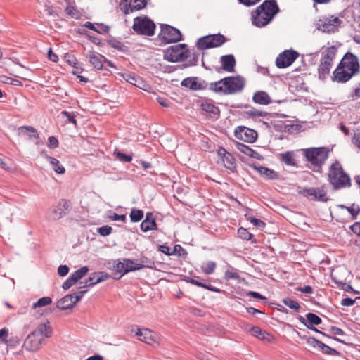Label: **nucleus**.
<instances>
[{"label": "nucleus", "instance_id": "obj_64", "mask_svg": "<svg viewBox=\"0 0 360 360\" xmlns=\"http://www.w3.org/2000/svg\"><path fill=\"white\" fill-rule=\"evenodd\" d=\"M350 229L355 234L360 236V222H356L350 226Z\"/></svg>", "mask_w": 360, "mask_h": 360}, {"label": "nucleus", "instance_id": "obj_30", "mask_svg": "<svg viewBox=\"0 0 360 360\" xmlns=\"http://www.w3.org/2000/svg\"><path fill=\"white\" fill-rule=\"evenodd\" d=\"M280 160L285 165L289 166H295V153L293 151H286L279 154Z\"/></svg>", "mask_w": 360, "mask_h": 360}, {"label": "nucleus", "instance_id": "obj_11", "mask_svg": "<svg viewBox=\"0 0 360 360\" xmlns=\"http://www.w3.org/2000/svg\"><path fill=\"white\" fill-rule=\"evenodd\" d=\"M226 41V38L221 34L207 35L201 37L197 41V46L200 49L218 47Z\"/></svg>", "mask_w": 360, "mask_h": 360}, {"label": "nucleus", "instance_id": "obj_56", "mask_svg": "<svg viewBox=\"0 0 360 360\" xmlns=\"http://www.w3.org/2000/svg\"><path fill=\"white\" fill-rule=\"evenodd\" d=\"M158 103L165 108H169L170 106V101L166 97H158L156 98Z\"/></svg>", "mask_w": 360, "mask_h": 360}, {"label": "nucleus", "instance_id": "obj_34", "mask_svg": "<svg viewBox=\"0 0 360 360\" xmlns=\"http://www.w3.org/2000/svg\"><path fill=\"white\" fill-rule=\"evenodd\" d=\"M250 331L252 335H254L255 337L257 338L259 340H267L268 341H269V338H271V335L268 333L262 330L258 326L251 327Z\"/></svg>", "mask_w": 360, "mask_h": 360}, {"label": "nucleus", "instance_id": "obj_63", "mask_svg": "<svg viewBox=\"0 0 360 360\" xmlns=\"http://www.w3.org/2000/svg\"><path fill=\"white\" fill-rule=\"evenodd\" d=\"M174 252H176L179 256H185L187 253L180 245H176L174 248Z\"/></svg>", "mask_w": 360, "mask_h": 360}, {"label": "nucleus", "instance_id": "obj_59", "mask_svg": "<svg viewBox=\"0 0 360 360\" xmlns=\"http://www.w3.org/2000/svg\"><path fill=\"white\" fill-rule=\"evenodd\" d=\"M75 283H76V282L70 276L69 278L63 283L62 288L64 290H68L70 287H72Z\"/></svg>", "mask_w": 360, "mask_h": 360}, {"label": "nucleus", "instance_id": "obj_38", "mask_svg": "<svg viewBox=\"0 0 360 360\" xmlns=\"http://www.w3.org/2000/svg\"><path fill=\"white\" fill-rule=\"evenodd\" d=\"M339 207L342 208V209L347 210L348 211V212L351 214L352 219H356L358 214L360 212V207H359V206L356 205L355 204H352L350 206H345V205H340Z\"/></svg>", "mask_w": 360, "mask_h": 360}, {"label": "nucleus", "instance_id": "obj_62", "mask_svg": "<svg viewBox=\"0 0 360 360\" xmlns=\"http://www.w3.org/2000/svg\"><path fill=\"white\" fill-rule=\"evenodd\" d=\"M355 300H356V299L353 300L350 297H345L341 300V304L342 306H345V307H350V306H352L355 303Z\"/></svg>", "mask_w": 360, "mask_h": 360}, {"label": "nucleus", "instance_id": "obj_2", "mask_svg": "<svg viewBox=\"0 0 360 360\" xmlns=\"http://www.w3.org/2000/svg\"><path fill=\"white\" fill-rule=\"evenodd\" d=\"M245 84V79L241 76L227 77L210 84L209 89L221 94H234L242 91Z\"/></svg>", "mask_w": 360, "mask_h": 360}, {"label": "nucleus", "instance_id": "obj_57", "mask_svg": "<svg viewBox=\"0 0 360 360\" xmlns=\"http://www.w3.org/2000/svg\"><path fill=\"white\" fill-rule=\"evenodd\" d=\"M65 13L73 18H77L78 15V11L75 8V7L72 6H68L65 8Z\"/></svg>", "mask_w": 360, "mask_h": 360}, {"label": "nucleus", "instance_id": "obj_49", "mask_svg": "<svg viewBox=\"0 0 360 360\" xmlns=\"http://www.w3.org/2000/svg\"><path fill=\"white\" fill-rule=\"evenodd\" d=\"M238 235L240 238L246 240H250L252 237V235L246 229L243 227L238 229Z\"/></svg>", "mask_w": 360, "mask_h": 360}, {"label": "nucleus", "instance_id": "obj_32", "mask_svg": "<svg viewBox=\"0 0 360 360\" xmlns=\"http://www.w3.org/2000/svg\"><path fill=\"white\" fill-rule=\"evenodd\" d=\"M201 108L203 111L208 112L210 115L218 116L219 115V109L215 106L212 102L204 101L201 103Z\"/></svg>", "mask_w": 360, "mask_h": 360}, {"label": "nucleus", "instance_id": "obj_15", "mask_svg": "<svg viewBox=\"0 0 360 360\" xmlns=\"http://www.w3.org/2000/svg\"><path fill=\"white\" fill-rule=\"evenodd\" d=\"M302 194L304 196L314 200L326 202L328 200L324 186L316 188H304Z\"/></svg>", "mask_w": 360, "mask_h": 360}, {"label": "nucleus", "instance_id": "obj_35", "mask_svg": "<svg viewBox=\"0 0 360 360\" xmlns=\"http://www.w3.org/2000/svg\"><path fill=\"white\" fill-rule=\"evenodd\" d=\"M49 162L51 165L55 172L58 174H63L65 172V167L60 163L56 158H49Z\"/></svg>", "mask_w": 360, "mask_h": 360}, {"label": "nucleus", "instance_id": "obj_48", "mask_svg": "<svg viewBox=\"0 0 360 360\" xmlns=\"http://www.w3.org/2000/svg\"><path fill=\"white\" fill-rule=\"evenodd\" d=\"M114 155L120 161L124 162H129L132 160V155L124 154L120 151H115Z\"/></svg>", "mask_w": 360, "mask_h": 360}, {"label": "nucleus", "instance_id": "obj_4", "mask_svg": "<svg viewBox=\"0 0 360 360\" xmlns=\"http://www.w3.org/2000/svg\"><path fill=\"white\" fill-rule=\"evenodd\" d=\"M337 52L338 49L335 46L321 49L320 63L318 68L319 79H323L330 74Z\"/></svg>", "mask_w": 360, "mask_h": 360}, {"label": "nucleus", "instance_id": "obj_3", "mask_svg": "<svg viewBox=\"0 0 360 360\" xmlns=\"http://www.w3.org/2000/svg\"><path fill=\"white\" fill-rule=\"evenodd\" d=\"M279 11L275 0L264 1L252 13V24L262 27L269 24Z\"/></svg>", "mask_w": 360, "mask_h": 360}, {"label": "nucleus", "instance_id": "obj_22", "mask_svg": "<svg viewBox=\"0 0 360 360\" xmlns=\"http://www.w3.org/2000/svg\"><path fill=\"white\" fill-rule=\"evenodd\" d=\"M34 332L43 338V340L44 338H51L53 335V329L51 323L48 320L39 323Z\"/></svg>", "mask_w": 360, "mask_h": 360}, {"label": "nucleus", "instance_id": "obj_8", "mask_svg": "<svg viewBox=\"0 0 360 360\" xmlns=\"http://www.w3.org/2000/svg\"><path fill=\"white\" fill-rule=\"evenodd\" d=\"M188 49L186 44H176L168 47L164 51V58L169 62H179L188 57Z\"/></svg>", "mask_w": 360, "mask_h": 360}, {"label": "nucleus", "instance_id": "obj_46", "mask_svg": "<svg viewBox=\"0 0 360 360\" xmlns=\"http://www.w3.org/2000/svg\"><path fill=\"white\" fill-rule=\"evenodd\" d=\"M8 329L4 328L0 330V344H4L6 345H11V340H8Z\"/></svg>", "mask_w": 360, "mask_h": 360}, {"label": "nucleus", "instance_id": "obj_6", "mask_svg": "<svg viewBox=\"0 0 360 360\" xmlns=\"http://www.w3.org/2000/svg\"><path fill=\"white\" fill-rule=\"evenodd\" d=\"M153 262L148 260L146 257L141 258L139 262L138 260L123 259L122 261L119 260L116 263L115 269L121 274V276H123L130 271L140 270L144 267L153 268Z\"/></svg>", "mask_w": 360, "mask_h": 360}, {"label": "nucleus", "instance_id": "obj_29", "mask_svg": "<svg viewBox=\"0 0 360 360\" xmlns=\"http://www.w3.org/2000/svg\"><path fill=\"white\" fill-rule=\"evenodd\" d=\"M257 170L261 176H264L266 179L274 180L278 177V174L276 171L268 167L261 166L257 167Z\"/></svg>", "mask_w": 360, "mask_h": 360}, {"label": "nucleus", "instance_id": "obj_23", "mask_svg": "<svg viewBox=\"0 0 360 360\" xmlns=\"http://www.w3.org/2000/svg\"><path fill=\"white\" fill-rule=\"evenodd\" d=\"M86 57L95 69L101 70L103 68V61L105 60L103 56L95 51H89Z\"/></svg>", "mask_w": 360, "mask_h": 360}, {"label": "nucleus", "instance_id": "obj_47", "mask_svg": "<svg viewBox=\"0 0 360 360\" xmlns=\"http://www.w3.org/2000/svg\"><path fill=\"white\" fill-rule=\"evenodd\" d=\"M239 277L237 270L231 266H229L225 272V278L227 280L238 279Z\"/></svg>", "mask_w": 360, "mask_h": 360}, {"label": "nucleus", "instance_id": "obj_42", "mask_svg": "<svg viewBox=\"0 0 360 360\" xmlns=\"http://www.w3.org/2000/svg\"><path fill=\"white\" fill-rule=\"evenodd\" d=\"M143 217V212L141 210L132 209L130 213V219L132 222H138Z\"/></svg>", "mask_w": 360, "mask_h": 360}, {"label": "nucleus", "instance_id": "obj_19", "mask_svg": "<svg viewBox=\"0 0 360 360\" xmlns=\"http://www.w3.org/2000/svg\"><path fill=\"white\" fill-rule=\"evenodd\" d=\"M146 6V0H122L121 10L124 14L139 11Z\"/></svg>", "mask_w": 360, "mask_h": 360}, {"label": "nucleus", "instance_id": "obj_36", "mask_svg": "<svg viewBox=\"0 0 360 360\" xmlns=\"http://www.w3.org/2000/svg\"><path fill=\"white\" fill-rule=\"evenodd\" d=\"M83 27L89 28V29L94 30L100 34L106 32L108 31V27L106 26L103 25V24L94 25V24L91 23V22H86L83 25Z\"/></svg>", "mask_w": 360, "mask_h": 360}, {"label": "nucleus", "instance_id": "obj_40", "mask_svg": "<svg viewBox=\"0 0 360 360\" xmlns=\"http://www.w3.org/2000/svg\"><path fill=\"white\" fill-rule=\"evenodd\" d=\"M319 350L321 351L323 354H327V355H330V356H339L340 355V352L338 350H336L333 348H331L330 347H329L328 345H327L323 342L321 343V345L320 346Z\"/></svg>", "mask_w": 360, "mask_h": 360}, {"label": "nucleus", "instance_id": "obj_24", "mask_svg": "<svg viewBox=\"0 0 360 360\" xmlns=\"http://www.w3.org/2000/svg\"><path fill=\"white\" fill-rule=\"evenodd\" d=\"M181 85L192 90H202L206 87L205 82H199L198 77L185 78L182 80Z\"/></svg>", "mask_w": 360, "mask_h": 360}, {"label": "nucleus", "instance_id": "obj_26", "mask_svg": "<svg viewBox=\"0 0 360 360\" xmlns=\"http://www.w3.org/2000/svg\"><path fill=\"white\" fill-rule=\"evenodd\" d=\"M141 229L143 232L158 229L157 224L151 212H148L146 219L141 224Z\"/></svg>", "mask_w": 360, "mask_h": 360}, {"label": "nucleus", "instance_id": "obj_10", "mask_svg": "<svg viewBox=\"0 0 360 360\" xmlns=\"http://www.w3.org/2000/svg\"><path fill=\"white\" fill-rule=\"evenodd\" d=\"M159 37L166 43H175L182 39L179 30L167 24L161 25Z\"/></svg>", "mask_w": 360, "mask_h": 360}, {"label": "nucleus", "instance_id": "obj_5", "mask_svg": "<svg viewBox=\"0 0 360 360\" xmlns=\"http://www.w3.org/2000/svg\"><path fill=\"white\" fill-rule=\"evenodd\" d=\"M328 180L335 189L350 186L349 176L343 171L341 165L335 162L331 165L328 172Z\"/></svg>", "mask_w": 360, "mask_h": 360}, {"label": "nucleus", "instance_id": "obj_50", "mask_svg": "<svg viewBox=\"0 0 360 360\" xmlns=\"http://www.w3.org/2000/svg\"><path fill=\"white\" fill-rule=\"evenodd\" d=\"M98 233L103 236H109L112 231V228L110 226H103L101 227L98 228L97 229Z\"/></svg>", "mask_w": 360, "mask_h": 360}, {"label": "nucleus", "instance_id": "obj_43", "mask_svg": "<svg viewBox=\"0 0 360 360\" xmlns=\"http://www.w3.org/2000/svg\"><path fill=\"white\" fill-rule=\"evenodd\" d=\"M306 316L307 324L319 325L321 323V319L314 313H308Z\"/></svg>", "mask_w": 360, "mask_h": 360}, {"label": "nucleus", "instance_id": "obj_39", "mask_svg": "<svg viewBox=\"0 0 360 360\" xmlns=\"http://www.w3.org/2000/svg\"><path fill=\"white\" fill-rule=\"evenodd\" d=\"M89 271V267L86 266H82L80 269L72 273L70 276L77 283L81 278H82Z\"/></svg>", "mask_w": 360, "mask_h": 360}, {"label": "nucleus", "instance_id": "obj_28", "mask_svg": "<svg viewBox=\"0 0 360 360\" xmlns=\"http://www.w3.org/2000/svg\"><path fill=\"white\" fill-rule=\"evenodd\" d=\"M252 101L257 104L266 105L271 103L270 96L264 91H256L252 96Z\"/></svg>", "mask_w": 360, "mask_h": 360}, {"label": "nucleus", "instance_id": "obj_41", "mask_svg": "<svg viewBox=\"0 0 360 360\" xmlns=\"http://www.w3.org/2000/svg\"><path fill=\"white\" fill-rule=\"evenodd\" d=\"M283 302L285 306L288 307L291 309H293L295 311H298L300 308V304L297 301L290 297L283 299Z\"/></svg>", "mask_w": 360, "mask_h": 360}, {"label": "nucleus", "instance_id": "obj_9", "mask_svg": "<svg viewBox=\"0 0 360 360\" xmlns=\"http://www.w3.org/2000/svg\"><path fill=\"white\" fill-rule=\"evenodd\" d=\"M133 30L138 34L153 36L155 34V25L146 16H139L134 18Z\"/></svg>", "mask_w": 360, "mask_h": 360}, {"label": "nucleus", "instance_id": "obj_55", "mask_svg": "<svg viewBox=\"0 0 360 360\" xmlns=\"http://www.w3.org/2000/svg\"><path fill=\"white\" fill-rule=\"evenodd\" d=\"M48 146L54 149L58 146V141L55 136H49L48 139Z\"/></svg>", "mask_w": 360, "mask_h": 360}, {"label": "nucleus", "instance_id": "obj_25", "mask_svg": "<svg viewBox=\"0 0 360 360\" xmlns=\"http://www.w3.org/2000/svg\"><path fill=\"white\" fill-rule=\"evenodd\" d=\"M221 68L228 72L235 71L236 60L233 55H225L221 57Z\"/></svg>", "mask_w": 360, "mask_h": 360}, {"label": "nucleus", "instance_id": "obj_14", "mask_svg": "<svg viewBox=\"0 0 360 360\" xmlns=\"http://www.w3.org/2000/svg\"><path fill=\"white\" fill-rule=\"evenodd\" d=\"M86 290H82L75 293V295L68 294L57 302V307L61 310L68 309L72 308L77 302H78L83 295L86 292Z\"/></svg>", "mask_w": 360, "mask_h": 360}, {"label": "nucleus", "instance_id": "obj_1", "mask_svg": "<svg viewBox=\"0 0 360 360\" xmlns=\"http://www.w3.org/2000/svg\"><path fill=\"white\" fill-rule=\"evenodd\" d=\"M360 72L358 57L347 52L333 72V79L338 83H345Z\"/></svg>", "mask_w": 360, "mask_h": 360}, {"label": "nucleus", "instance_id": "obj_54", "mask_svg": "<svg viewBox=\"0 0 360 360\" xmlns=\"http://www.w3.org/2000/svg\"><path fill=\"white\" fill-rule=\"evenodd\" d=\"M61 115L66 117L69 122L72 123L74 124H77V120L75 118V116L73 114L68 112V111H63L61 112Z\"/></svg>", "mask_w": 360, "mask_h": 360}, {"label": "nucleus", "instance_id": "obj_16", "mask_svg": "<svg viewBox=\"0 0 360 360\" xmlns=\"http://www.w3.org/2000/svg\"><path fill=\"white\" fill-rule=\"evenodd\" d=\"M43 341V338L32 331L25 338L23 348L31 352H37L41 348Z\"/></svg>", "mask_w": 360, "mask_h": 360}, {"label": "nucleus", "instance_id": "obj_27", "mask_svg": "<svg viewBox=\"0 0 360 360\" xmlns=\"http://www.w3.org/2000/svg\"><path fill=\"white\" fill-rule=\"evenodd\" d=\"M108 278L107 274L103 272L94 273L86 280L84 287L93 286L95 284L105 281Z\"/></svg>", "mask_w": 360, "mask_h": 360}, {"label": "nucleus", "instance_id": "obj_20", "mask_svg": "<svg viewBox=\"0 0 360 360\" xmlns=\"http://www.w3.org/2000/svg\"><path fill=\"white\" fill-rule=\"evenodd\" d=\"M69 203L65 200H61L49 213L48 217L51 220H58L66 214Z\"/></svg>", "mask_w": 360, "mask_h": 360}, {"label": "nucleus", "instance_id": "obj_45", "mask_svg": "<svg viewBox=\"0 0 360 360\" xmlns=\"http://www.w3.org/2000/svg\"><path fill=\"white\" fill-rule=\"evenodd\" d=\"M51 298L49 297H44L39 299L34 304H33L32 307L34 309H37L38 307L48 306L51 303Z\"/></svg>", "mask_w": 360, "mask_h": 360}, {"label": "nucleus", "instance_id": "obj_51", "mask_svg": "<svg viewBox=\"0 0 360 360\" xmlns=\"http://www.w3.org/2000/svg\"><path fill=\"white\" fill-rule=\"evenodd\" d=\"M321 343H322V342L316 340L314 338H311L310 337V338H308L307 340V344L309 347H314V348H317L318 349H319Z\"/></svg>", "mask_w": 360, "mask_h": 360}, {"label": "nucleus", "instance_id": "obj_7", "mask_svg": "<svg viewBox=\"0 0 360 360\" xmlns=\"http://www.w3.org/2000/svg\"><path fill=\"white\" fill-rule=\"evenodd\" d=\"M302 150L307 160L318 167H321L325 163L330 151L327 147L309 148Z\"/></svg>", "mask_w": 360, "mask_h": 360}, {"label": "nucleus", "instance_id": "obj_37", "mask_svg": "<svg viewBox=\"0 0 360 360\" xmlns=\"http://www.w3.org/2000/svg\"><path fill=\"white\" fill-rule=\"evenodd\" d=\"M221 161L226 168L230 170H233L236 168V160L231 154L228 153L223 159H221Z\"/></svg>", "mask_w": 360, "mask_h": 360}, {"label": "nucleus", "instance_id": "obj_61", "mask_svg": "<svg viewBox=\"0 0 360 360\" xmlns=\"http://www.w3.org/2000/svg\"><path fill=\"white\" fill-rule=\"evenodd\" d=\"M297 290L305 294H312L314 292L313 288L310 285H305L304 287H299Z\"/></svg>", "mask_w": 360, "mask_h": 360}, {"label": "nucleus", "instance_id": "obj_60", "mask_svg": "<svg viewBox=\"0 0 360 360\" xmlns=\"http://www.w3.org/2000/svg\"><path fill=\"white\" fill-rule=\"evenodd\" d=\"M352 141V143L356 147L360 148V131H356L354 132Z\"/></svg>", "mask_w": 360, "mask_h": 360}, {"label": "nucleus", "instance_id": "obj_13", "mask_svg": "<svg viewBox=\"0 0 360 360\" xmlns=\"http://www.w3.org/2000/svg\"><path fill=\"white\" fill-rule=\"evenodd\" d=\"M298 53L293 50H285L278 54L276 59V65L278 68H285L291 65L298 58Z\"/></svg>", "mask_w": 360, "mask_h": 360}, {"label": "nucleus", "instance_id": "obj_52", "mask_svg": "<svg viewBox=\"0 0 360 360\" xmlns=\"http://www.w3.org/2000/svg\"><path fill=\"white\" fill-rule=\"evenodd\" d=\"M249 115L254 117H266L269 115V113L265 111L253 110L249 112Z\"/></svg>", "mask_w": 360, "mask_h": 360}, {"label": "nucleus", "instance_id": "obj_31", "mask_svg": "<svg viewBox=\"0 0 360 360\" xmlns=\"http://www.w3.org/2000/svg\"><path fill=\"white\" fill-rule=\"evenodd\" d=\"M18 131L28 136L30 139L39 138V134L37 129L32 126H21L18 128Z\"/></svg>", "mask_w": 360, "mask_h": 360}, {"label": "nucleus", "instance_id": "obj_18", "mask_svg": "<svg viewBox=\"0 0 360 360\" xmlns=\"http://www.w3.org/2000/svg\"><path fill=\"white\" fill-rule=\"evenodd\" d=\"M234 135L238 139L248 143L254 142L257 137L256 131L243 126L238 127L235 129Z\"/></svg>", "mask_w": 360, "mask_h": 360}, {"label": "nucleus", "instance_id": "obj_17", "mask_svg": "<svg viewBox=\"0 0 360 360\" xmlns=\"http://www.w3.org/2000/svg\"><path fill=\"white\" fill-rule=\"evenodd\" d=\"M117 75L127 82L145 91H148V84L139 76L130 72H119Z\"/></svg>", "mask_w": 360, "mask_h": 360}, {"label": "nucleus", "instance_id": "obj_12", "mask_svg": "<svg viewBox=\"0 0 360 360\" xmlns=\"http://www.w3.org/2000/svg\"><path fill=\"white\" fill-rule=\"evenodd\" d=\"M341 23L342 20L338 17H323L319 20L317 28L323 32H334L338 30Z\"/></svg>", "mask_w": 360, "mask_h": 360}, {"label": "nucleus", "instance_id": "obj_21", "mask_svg": "<svg viewBox=\"0 0 360 360\" xmlns=\"http://www.w3.org/2000/svg\"><path fill=\"white\" fill-rule=\"evenodd\" d=\"M139 340L148 345H153L158 342V335L154 331L148 328H139L136 333Z\"/></svg>", "mask_w": 360, "mask_h": 360}, {"label": "nucleus", "instance_id": "obj_44", "mask_svg": "<svg viewBox=\"0 0 360 360\" xmlns=\"http://www.w3.org/2000/svg\"><path fill=\"white\" fill-rule=\"evenodd\" d=\"M216 268V263L212 261H209L202 266V272L205 274H212Z\"/></svg>", "mask_w": 360, "mask_h": 360}, {"label": "nucleus", "instance_id": "obj_53", "mask_svg": "<svg viewBox=\"0 0 360 360\" xmlns=\"http://www.w3.org/2000/svg\"><path fill=\"white\" fill-rule=\"evenodd\" d=\"M249 220L253 225L260 229H264L265 226V223L260 219H256L255 217H250Z\"/></svg>", "mask_w": 360, "mask_h": 360}, {"label": "nucleus", "instance_id": "obj_58", "mask_svg": "<svg viewBox=\"0 0 360 360\" xmlns=\"http://www.w3.org/2000/svg\"><path fill=\"white\" fill-rule=\"evenodd\" d=\"M69 267L67 265H60L58 268V274L60 276H65L69 272Z\"/></svg>", "mask_w": 360, "mask_h": 360}, {"label": "nucleus", "instance_id": "obj_33", "mask_svg": "<svg viewBox=\"0 0 360 360\" xmlns=\"http://www.w3.org/2000/svg\"><path fill=\"white\" fill-rule=\"evenodd\" d=\"M236 147L238 150L245 154L246 155L253 158H258V153L250 148L247 145H245L242 143H236Z\"/></svg>", "mask_w": 360, "mask_h": 360}]
</instances>
